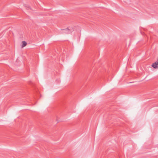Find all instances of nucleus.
<instances>
[{
    "label": "nucleus",
    "instance_id": "f257e3e1",
    "mask_svg": "<svg viewBox=\"0 0 158 158\" xmlns=\"http://www.w3.org/2000/svg\"><path fill=\"white\" fill-rule=\"evenodd\" d=\"M62 33L68 34L70 33L73 31V30L68 28L65 29H62Z\"/></svg>",
    "mask_w": 158,
    "mask_h": 158
},
{
    "label": "nucleus",
    "instance_id": "f03ea898",
    "mask_svg": "<svg viewBox=\"0 0 158 158\" xmlns=\"http://www.w3.org/2000/svg\"><path fill=\"white\" fill-rule=\"evenodd\" d=\"M152 66L154 68H158V61H156L155 63H153L152 64Z\"/></svg>",
    "mask_w": 158,
    "mask_h": 158
},
{
    "label": "nucleus",
    "instance_id": "7ed1b4c3",
    "mask_svg": "<svg viewBox=\"0 0 158 158\" xmlns=\"http://www.w3.org/2000/svg\"><path fill=\"white\" fill-rule=\"evenodd\" d=\"M27 44V43L25 41H23L22 42V47H23L26 46Z\"/></svg>",
    "mask_w": 158,
    "mask_h": 158
}]
</instances>
